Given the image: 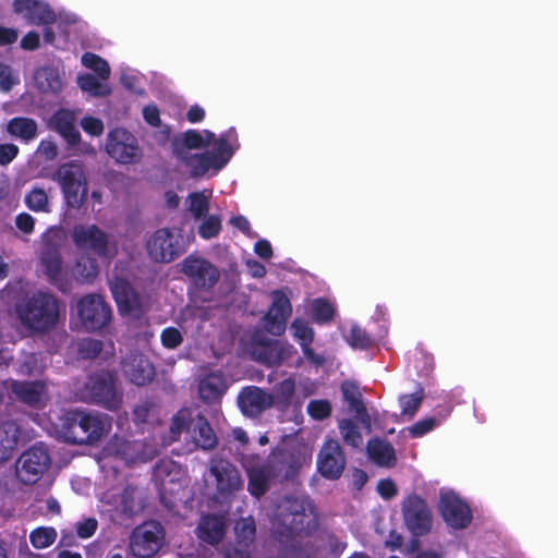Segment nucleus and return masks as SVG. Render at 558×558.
Returning <instances> with one entry per match:
<instances>
[{"label": "nucleus", "mask_w": 558, "mask_h": 558, "mask_svg": "<svg viewBox=\"0 0 558 558\" xmlns=\"http://www.w3.org/2000/svg\"><path fill=\"white\" fill-rule=\"evenodd\" d=\"M241 463L247 475V490L257 499L269 490L272 480H293L301 468L300 458L286 448L272 449L263 462L257 453L243 456Z\"/></svg>", "instance_id": "obj_1"}, {"label": "nucleus", "mask_w": 558, "mask_h": 558, "mask_svg": "<svg viewBox=\"0 0 558 558\" xmlns=\"http://www.w3.org/2000/svg\"><path fill=\"white\" fill-rule=\"evenodd\" d=\"M270 522L272 537L286 547L293 546L300 538L312 536L318 527L311 502L291 495L278 501Z\"/></svg>", "instance_id": "obj_2"}, {"label": "nucleus", "mask_w": 558, "mask_h": 558, "mask_svg": "<svg viewBox=\"0 0 558 558\" xmlns=\"http://www.w3.org/2000/svg\"><path fill=\"white\" fill-rule=\"evenodd\" d=\"M20 323L34 332H48L60 317V302L49 292L35 291L15 306Z\"/></svg>", "instance_id": "obj_3"}, {"label": "nucleus", "mask_w": 558, "mask_h": 558, "mask_svg": "<svg viewBox=\"0 0 558 558\" xmlns=\"http://www.w3.org/2000/svg\"><path fill=\"white\" fill-rule=\"evenodd\" d=\"M110 426L107 415L73 411L68 413L62 423L65 441L73 445L95 444Z\"/></svg>", "instance_id": "obj_4"}, {"label": "nucleus", "mask_w": 558, "mask_h": 558, "mask_svg": "<svg viewBox=\"0 0 558 558\" xmlns=\"http://www.w3.org/2000/svg\"><path fill=\"white\" fill-rule=\"evenodd\" d=\"M54 180L60 184L69 207L80 209L87 199L88 182L78 160L62 163L56 171Z\"/></svg>", "instance_id": "obj_5"}, {"label": "nucleus", "mask_w": 558, "mask_h": 558, "mask_svg": "<svg viewBox=\"0 0 558 558\" xmlns=\"http://www.w3.org/2000/svg\"><path fill=\"white\" fill-rule=\"evenodd\" d=\"M51 458L48 448L37 442L24 451L16 461V476L26 485L36 484L49 469Z\"/></svg>", "instance_id": "obj_6"}, {"label": "nucleus", "mask_w": 558, "mask_h": 558, "mask_svg": "<svg viewBox=\"0 0 558 558\" xmlns=\"http://www.w3.org/2000/svg\"><path fill=\"white\" fill-rule=\"evenodd\" d=\"M83 327L90 332L105 328L112 318V310L105 298L99 294H86L76 305Z\"/></svg>", "instance_id": "obj_7"}, {"label": "nucleus", "mask_w": 558, "mask_h": 558, "mask_svg": "<svg viewBox=\"0 0 558 558\" xmlns=\"http://www.w3.org/2000/svg\"><path fill=\"white\" fill-rule=\"evenodd\" d=\"M86 391L89 402L109 411H118L122 404V396L116 389L114 376L109 372L101 371L90 375Z\"/></svg>", "instance_id": "obj_8"}, {"label": "nucleus", "mask_w": 558, "mask_h": 558, "mask_svg": "<svg viewBox=\"0 0 558 558\" xmlns=\"http://www.w3.org/2000/svg\"><path fill=\"white\" fill-rule=\"evenodd\" d=\"M163 527L155 521H147L136 526L130 537V549L137 558H150L162 546Z\"/></svg>", "instance_id": "obj_9"}, {"label": "nucleus", "mask_w": 558, "mask_h": 558, "mask_svg": "<svg viewBox=\"0 0 558 558\" xmlns=\"http://www.w3.org/2000/svg\"><path fill=\"white\" fill-rule=\"evenodd\" d=\"M147 253L157 263H170L185 252L182 235H174L170 229L156 230L147 241Z\"/></svg>", "instance_id": "obj_10"}, {"label": "nucleus", "mask_w": 558, "mask_h": 558, "mask_svg": "<svg viewBox=\"0 0 558 558\" xmlns=\"http://www.w3.org/2000/svg\"><path fill=\"white\" fill-rule=\"evenodd\" d=\"M71 238L80 251L93 253L100 258L111 255L108 233L95 223L74 226Z\"/></svg>", "instance_id": "obj_11"}, {"label": "nucleus", "mask_w": 558, "mask_h": 558, "mask_svg": "<svg viewBox=\"0 0 558 558\" xmlns=\"http://www.w3.org/2000/svg\"><path fill=\"white\" fill-rule=\"evenodd\" d=\"M402 517L409 531L415 536H424L432 530L433 514L424 498L409 495L402 501Z\"/></svg>", "instance_id": "obj_12"}, {"label": "nucleus", "mask_w": 558, "mask_h": 558, "mask_svg": "<svg viewBox=\"0 0 558 558\" xmlns=\"http://www.w3.org/2000/svg\"><path fill=\"white\" fill-rule=\"evenodd\" d=\"M40 264L50 284L54 286L62 293H68L72 290V277L63 268L59 247L47 244L41 252Z\"/></svg>", "instance_id": "obj_13"}, {"label": "nucleus", "mask_w": 558, "mask_h": 558, "mask_svg": "<svg viewBox=\"0 0 558 558\" xmlns=\"http://www.w3.org/2000/svg\"><path fill=\"white\" fill-rule=\"evenodd\" d=\"M345 464V454L339 441L332 438L325 440L317 457L319 474L326 480H338L341 477Z\"/></svg>", "instance_id": "obj_14"}, {"label": "nucleus", "mask_w": 558, "mask_h": 558, "mask_svg": "<svg viewBox=\"0 0 558 558\" xmlns=\"http://www.w3.org/2000/svg\"><path fill=\"white\" fill-rule=\"evenodd\" d=\"M438 508L444 521L450 527L462 530L472 522L473 514L470 506L452 492L440 495Z\"/></svg>", "instance_id": "obj_15"}, {"label": "nucleus", "mask_w": 558, "mask_h": 558, "mask_svg": "<svg viewBox=\"0 0 558 558\" xmlns=\"http://www.w3.org/2000/svg\"><path fill=\"white\" fill-rule=\"evenodd\" d=\"M12 10L28 25H52L57 22L54 10L44 0H13Z\"/></svg>", "instance_id": "obj_16"}, {"label": "nucleus", "mask_w": 558, "mask_h": 558, "mask_svg": "<svg viewBox=\"0 0 558 558\" xmlns=\"http://www.w3.org/2000/svg\"><path fill=\"white\" fill-rule=\"evenodd\" d=\"M182 266L183 272L202 290L213 289L220 278L218 268L202 257L187 256Z\"/></svg>", "instance_id": "obj_17"}, {"label": "nucleus", "mask_w": 558, "mask_h": 558, "mask_svg": "<svg viewBox=\"0 0 558 558\" xmlns=\"http://www.w3.org/2000/svg\"><path fill=\"white\" fill-rule=\"evenodd\" d=\"M292 314V305L284 292H272V303L264 316L266 330L274 336H281L287 327V320Z\"/></svg>", "instance_id": "obj_18"}, {"label": "nucleus", "mask_w": 558, "mask_h": 558, "mask_svg": "<svg viewBox=\"0 0 558 558\" xmlns=\"http://www.w3.org/2000/svg\"><path fill=\"white\" fill-rule=\"evenodd\" d=\"M292 314V305L284 292H272V303L264 316L266 330L274 336H281L287 327V320Z\"/></svg>", "instance_id": "obj_19"}, {"label": "nucleus", "mask_w": 558, "mask_h": 558, "mask_svg": "<svg viewBox=\"0 0 558 558\" xmlns=\"http://www.w3.org/2000/svg\"><path fill=\"white\" fill-rule=\"evenodd\" d=\"M107 151L119 163L130 165L141 157L137 140L128 131L110 133Z\"/></svg>", "instance_id": "obj_20"}, {"label": "nucleus", "mask_w": 558, "mask_h": 558, "mask_svg": "<svg viewBox=\"0 0 558 558\" xmlns=\"http://www.w3.org/2000/svg\"><path fill=\"white\" fill-rule=\"evenodd\" d=\"M111 293L121 314L137 316L141 313V298L128 280L117 278L111 284Z\"/></svg>", "instance_id": "obj_21"}, {"label": "nucleus", "mask_w": 558, "mask_h": 558, "mask_svg": "<svg viewBox=\"0 0 558 558\" xmlns=\"http://www.w3.org/2000/svg\"><path fill=\"white\" fill-rule=\"evenodd\" d=\"M210 473L216 480V487L219 494H231L240 488L241 478L239 471L228 460H213Z\"/></svg>", "instance_id": "obj_22"}, {"label": "nucleus", "mask_w": 558, "mask_h": 558, "mask_svg": "<svg viewBox=\"0 0 558 558\" xmlns=\"http://www.w3.org/2000/svg\"><path fill=\"white\" fill-rule=\"evenodd\" d=\"M238 403L244 414L258 415L274 404V398L259 387L248 386L240 392Z\"/></svg>", "instance_id": "obj_23"}, {"label": "nucleus", "mask_w": 558, "mask_h": 558, "mask_svg": "<svg viewBox=\"0 0 558 558\" xmlns=\"http://www.w3.org/2000/svg\"><path fill=\"white\" fill-rule=\"evenodd\" d=\"M10 390L20 402L31 408L38 409L46 393L47 386L41 380L27 381L12 379L10 381Z\"/></svg>", "instance_id": "obj_24"}, {"label": "nucleus", "mask_w": 558, "mask_h": 558, "mask_svg": "<svg viewBox=\"0 0 558 558\" xmlns=\"http://www.w3.org/2000/svg\"><path fill=\"white\" fill-rule=\"evenodd\" d=\"M294 351L293 345L282 344L277 340H268L259 342L254 348V355L256 360L267 366L281 364Z\"/></svg>", "instance_id": "obj_25"}, {"label": "nucleus", "mask_w": 558, "mask_h": 558, "mask_svg": "<svg viewBox=\"0 0 558 558\" xmlns=\"http://www.w3.org/2000/svg\"><path fill=\"white\" fill-rule=\"evenodd\" d=\"M49 128L59 133L70 146L81 142V134L75 126V116L71 110H57L49 120Z\"/></svg>", "instance_id": "obj_26"}, {"label": "nucleus", "mask_w": 558, "mask_h": 558, "mask_svg": "<svg viewBox=\"0 0 558 558\" xmlns=\"http://www.w3.org/2000/svg\"><path fill=\"white\" fill-rule=\"evenodd\" d=\"M225 519L217 514L203 515L196 527V535L198 539L211 546L218 545L225 537Z\"/></svg>", "instance_id": "obj_27"}, {"label": "nucleus", "mask_w": 558, "mask_h": 558, "mask_svg": "<svg viewBox=\"0 0 558 558\" xmlns=\"http://www.w3.org/2000/svg\"><path fill=\"white\" fill-rule=\"evenodd\" d=\"M340 389L343 401L348 403L350 411L363 425L369 426L371 416L367 413L359 386L352 380H344Z\"/></svg>", "instance_id": "obj_28"}, {"label": "nucleus", "mask_w": 558, "mask_h": 558, "mask_svg": "<svg viewBox=\"0 0 558 558\" xmlns=\"http://www.w3.org/2000/svg\"><path fill=\"white\" fill-rule=\"evenodd\" d=\"M187 170L191 178L197 179L206 175L210 169L216 171V162L209 151L186 154L183 157H174Z\"/></svg>", "instance_id": "obj_29"}, {"label": "nucleus", "mask_w": 558, "mask_h": 558, "mask_svg": "<svg viewBox=\"0 0 558 558\" xmlns=\"http://www.w3.org/2000/svg\"><path fill=\"white\" fill-rule=\"evenodd\" d=\"M123 371L130 381L136 386L149 384L156 374L154 365L143 356H134L126 362Z\"/></svg>", "instance_id": "obj_30"}, {"label": "nucleus", "mask_w": 558, "mask_h": 558, "mask_svg": "<svg viewBox=\"0 0 558 558\" xmlns=\"http://www.w3.org/2000/svg\"><path fill=\"white\" fill-rule=\"evenodd\" d=\"M206 148L203 134L197 130H187L175 134L171 138V153L173 157H183L193 149Z\"/></svg>", "instance_id": "obj_31"}, {"label": "nucleus", "mask_w": 558, "mask_h": 558, "mask_svg": "<svg viewBox=\"0 0 558 558\" xmlns=\"http://www.w3.org/2000/svg\"><path fill=\"white\" fill-rule=\"evenodd\" d=\"M367 453L371 460L385 468H392L397 463V457L393 446L384 439L372 438L367 441Z\"/></svg>", "instance_id": "obj_32"}, {"label": "nucleus", "mask_w": 558, "mask_h": 558, "mask_svg": "<svg viewBox=\"0 0 558 558\" xmlns=\"http://www.w3.org/2000/svg\"><path fill=\"white\" fill-rule=\"evenodd\" d=\"M21 430L13 420L0 424V463L10 460L17 446Z\"/></svg>", "instance_id": "obj_33"}, {"label": "nucleus", "mask_w": 558, "mask_h": 558, "mask_svg": "<svg viewBox=\"0 0 558 558\" xmlns=\"http://www.w3.org/2000/svg\"><path fill=\"white\" fill-rule=\"evenodd\" d=\"M192 435L197 447L204 450H213L218 444V438L208 420L203 414H197L192 421Z\"/></svg>", "instance_id": "obj_34"}, {"label": "nucleus", "mask_w": 558, "mask_h": 558, "mask_svg": "<svg viewBox=\"0 0 558 558\" xmlns=\"http://www.w3.org/2000/svg\"><path fill=\"white\" fill-rule=\"evenodd\" d=\"M199 397L206 403L219 400L226 391V381L222 375L210 373L199 383Z\"/></svg>", "instance_id": "obj_35"}, {"label": "nucleus", "mask_w": 558, "mask_h": 558, "mask_svg": "<svg viewBox=\"0 0 558 558\" xmlns=\"http://www.w3.org/2000/svg\"><path fill=\"white\" fill-rule=\"evenodd\" d=\"M7 132L13 137L29 143L38 134V124L28 117H14L8 122Z\"/></svg>", "instance_id": "obj_36"}, {"label": "nucleus", "mask_w": 558, "mask_h": 558, "mask_svg": "<svg viewBox=\"0 0 558 558\" xmlns=\"http://www.w3.org/2000/svg\"><path fill=\"white\" fill-rule=\"evenodd\" d=\"M99 274V266L94 257L81 256L72 269L73 278L78 283H92Z\"/></svg>", "instance_id": "obj_37"}, {"label": "nucleus", "mask_w": 558, "mask_h": 558, "mask_svg": "<svg viewBox=\"0 0 558 558\" xmlns=\"http://www.w3.org/2000/svg\"><path fill=\"white\" fill-rule=\"evenodd\" d=\"M231 135L236 136L233 129L228 134H222L216 142L214 151L210 153L216 162V171H220L227 166L233 156V148L229 143Z\"/></svg>", "instance_id": "obj_38"}, {"label": "nucleus", "mask_w": 558, "mask_h": 558, "mask_svg": "<svg viewBox=\"0 0 558 558\" xmlns=\"http://www.w3.org/2000/svg\"><path fill=\"white\" fill-rule=\"evenodd\" d=\"M235 541L238 544L251 547L256 537V524L252 515L241 518L234 525Z\"/></svg>", "instance_id": "obj_39"}, {"label": "nucleus", "mask_w": 558, "mask_h": 558, "mask_svg": "<svg viewBox=\"0 0 558 558\" xmlns=\"http://www.w3.org/2000/svg\"><path fill=\"white\" fill-rule=\"evenodd\" d=\"M77 83L83 92H87L95 97H105L111 93L110 87L107 84L101 83L93 74H83L78 76Z\"/></svg>", "instance_id": "obj_40"}, {"label": "nucleus", "mask_w": 558, "mask_h": 558, "mask_svg": "<svg viewBox=\"0 0 558 558\" xmlns=\"http://www.w3.org/2000/svg\"><path fill=\"white\" fill-rule=\"evenodd\" d=\"M311 310L312 319L317 324L330 323L336 314L335 307L324 298L314 299Z\"/></svg>", "instance_id": "obj_41"}, {"label": "nucleus", "mask_w": 558, "mask_h": 558, "mask_svg": "<svg viewBox=\"0 0 558 558\" xmlns=\"http://www.w3.org/2000/svg\"><path fill=\"white\" fill-rule=\"evenodd\" d=\"M57 539V531L51 526L37 527L29 534V541L34 548L44 549L52 545Z\"/></svg>", "instance_id": "obj_42"}, {"label": "nucleus", "mask_w": 558, "mask_h": 558, "mask_svg": "<svg viewBox=\"0 0 558 558\" xmlns=\"http://www.w3.org/2000/svg\"><path fill=\"white\" fill-rule=\"evenodd\" d=\"M339 429L343 441L352 448H359L363 442V436L357 425L351 418H343L339 422Z\"/></svg>", "instance_id": "obj_43"}, {"label": "nucleus", "mask_w": 558, "mask_h": 558, "mask_svg": "<svg viewBox=\"0 0 558 558\" xmlns=\"http://www.w3.org/2000/svg\"><path fill=\"white\" fill-rule=\"evenodd\" d=\"M82 63L87 69L93 70L101 80H108L110 76V66L108 62L93 52H85L82 56Z\"/></svg>", "instance_id": "obj_44"}, {"label": "nucleus", "mask_w": 558, "mask_h": 558, "mask_svg": "<svg viewBox=\"0 0 558 558\" xmlns=\"http://www.w3.org/2000/svg\"><path fill=\"white\" fill-rule=\"evenodd\" d=\"M192 411L187 408L180 409L172 417L170 425V433L173 437H178L184 430L192 429Z\"/></svg>", "instance_id": "obj_45"}, {"label": "nucleus", "mask_w": 558, "mask_h": 558, "mask_svg": "<svg viewBox=\"0 0 558 558\" xmlns=\"http://www.w3.org/2000/svg\"><path fill=\"white\" fill-rule=\"evenodd\" d=\"M424 399V389L420 387L414 393L402 395L399 398L402 415L413 417Z\"/></svg>", "instance_id": "obj_46"}, {"label": "nucleus", "mask_w": 558, "mask_h": 558, "mask_svg": "<svg viewBox=\"0 0 558 558\" xmlns=\"http://www.w3.org/2000/svg\"><path fill=\"white\" fill-rule=\"evenodd\" d=\"M26 206L33 211H49V199L46 191L40 187H34L25 196Z\"/></svg>", "instance_id": "obj_47"}, {"label": "nucleus", "mask_w": 558, "mask_h": 558, "mask_svg": "<svg viewBox=\"0 0 558 558\" xmlns=\"http://www.w3.org/2000/svg\"><path fill=\"white\" fill-rule=\"evenodd\" d=\"M189 210L193 217L198 220L204 218L209 210V199L204 192H192L189 195Z\"/></svg>", "instance_id": "obj_48"}, {"label": "nucleus", "mask_w": 558, "mask_h": 558, "mask_svg": "<svg viewBox=\"0 0 558 558\" xmlns=\"http://www.w3.org/2000/svg\"><path fill=\"white\" fill-rule=\"evenodd\" d=\"M348 343L353 349L367 350L373 345V339L365 329H362L357 325H352L348 337Z\"/></svg>", "instance_id": "obj_49"}, {"label": "nucleus", "mask_w": 558, "mask_h": 558, "mask_svg": "<svg viewBox=\"0 0 558 558\" xmlns=\"http://www.w3.org/2000/svg\"><path fill=\"white\" fill-rule=\"evenodd\" d=\"M198 227V234L204 240H209L219 235L222 226L221 218L218 215H209Z\"/></svg>", "instance_id": "obj_50"}, {"label": "nucleus", "mask_w": 558, "mask_h": 558, "mask_svg": "<svg viewBox=\"0 0 558 558\" xmlns=\"http://www.w3.org/2000/svg\"><path fill=\"white\" fill-rule=\"evenodd\" d=\"M331 412L332 407L330 401L327 399H314L307 403V413L316 421L328 418L331 415Z\"/></svg>", "instance_id": "obj_51"}, {"label": "nucleus", "mask_w": 558, "mask_h": 558, "mask_svg": "<svg viewBox=\"0 0 558 558\" xmlns=\"http://www.w3.org/2000/svg\"><path fill=\"white\" fill-rule=\"evenodd\" d=\"M291 331L300 345L302 343H313L314 341V329L301 318H295L292 322Z\"/></svg>", "instance_id": "obj_52"}, {"label": "nucleus", "mask_w": 558, "mask_h": 558, "mask_svg": "<svg viewBox=\"0 0 558 558\" xmlns=\"http://www.w3.org/2000/svg\"><path fill=\"white\" fill-rule=\"evenodd\" d=\"M104 349L101 340L83 339L78 344V354L82 359L93 360L100 355Z\"/></svg>", "instance_id": "obj_53"}, {"label": "nucleus", "mask_w": 558, "mask_h": 558, "mask_svg": "<svg viewBox=\"0 0 558 558\" xmlns=\"http://www.w3.org/2000/svg\"><path fill=\"white\" fill-rule=\"evenodd\" d=\"M157 403L153 400H144L136 404L133 410V421L135 424H144L149 421V417L156 414Z\"/></svg>", "instance_id": "obj_54"}, {"label": "nucleus", "mask_w": 558, "mask_h": 558, "mask_svg": "<svg viewBox=\"0 0 558 558\" xmlns=\"http://www.w3.org/2000/svg\"><path fill=\"white\" fill-rule=\"evenodd\" d=\"M161 344L166 349L174 350L183 342V336L175 327H167L160 335Z\"/></svg>", "instance_id": "obj_55"}, {"label": "nucleus", "mask_w": 558, "mask_h": 558, "mask_svg": "<svg viewBox=\"0 0 558 558\" xmlns=\"http://www.w3.org/2000/svg\"><path fill=\"white\" fill-rule=\"evenodd\" d=\"M19 83V78L14 77L12 68L9 64L0 62V90L10 92L12 87Z\"/></svg>", "instance_id": "obj_56"}, {"label": "nucleus", "mask_w": 558, "mask_h": 558, "mask_svg": "<svg viewBox=\"0 0 558 558\" xmlns=\"http://www.w3.org/2000/svg\"><path fill=\"white\" fill-rule=\"evenodd\" d=\"M376 490L384 500H391L398 495V487L391 478L379 480Z\"/></svg>", "instance_id": "obj_57"}, {"label": "nucleus", "mask_w": 558, "mask_h": 558, "mask_svg": "<svg viewBox=\"0 0 558 558\" xmlns=\"http://www.w3.org/2000/svg\"><path fill=\"white\" fill-rule=\"evenodd\" d=\"M98 521L95 518H86L76 523L75 531L78 537L89 538L96 533Z\"/></svg>", "instance_id": "obj_58"}, {"label": "nucleus", "mask_w": 558, "mask_h": 558, "mask_svg": "<svg viewBox=\"0 0 558 558\" xmlns=\"http://www.w3.org/2000/svg\"><path fill=\"white\" fill-rule=\"evenodd\" d=\"M81 126L85 133L92 136H99L104 133V123L99 118L92 116L84 117L81 120Z\"/></svg>", "instance_id": "obj_59"}, {"label": "nucleus", "mask_w": 558, "mask_h": 558, "mask_svg": "<svg viewBox=\"0 0 558 558\" xmlns=\"http://www.w3.org/2000/svg\"><path fill=\"white\" fill-rule=\"evenodd\" d=\"M436 425V420L434 417H427L417 421L410 428L409 433L413 438L422 437L428 432H430Z\"/></svg>", "instance_id": "obj_60"}, {"label": "nucleus", "mask_w": 558, "mask_h": 558, "mask_svg": "<svg viewBox=\"0 0 558 558\" xmlns=\"http://www.w3.org/2000/svg\"><path fill=\"white\" fill-rule=\"evenodd\" d=\"M248 546L243 544L228 545L223 548V558H251V551Z\"/></svg>", "instance_id": "obj_61"}, {"label": "nucleus", "mask_w": 558, "mask_h": 558, "mask_svg": "<svg viewBox=\"0 0 558 558\" xmlns=\"http://www.w3.org/2000/svg\"><path fill=\"white\" fill-rule=\"evenodd\" d=\"M19 147L12 143L0 144V166H7L19 155Z\"/></svg>", "instance_id": "obj_62"}, {"label": "nucleus", "mask_w": 558, "mask_h": 558, "mask_svg": "<svg viewBox=\"0 0 558 558\" xmlns=\"http://www.w3.org/2000/svg\"><path fill=\"white\" fill-rule=\"evenodd\" d=\"M143 118L147 124L157 128L160 126V111L156 105H147L143 108Z\"/></svg>", "instance_id": "obj_63"}, {"label": "nucleus", "mask_w": 558, "mask_h": 558, "mask_svg": "<svg viewBox=\"0 0 558 558\" xmlns=\"http://www.w3.org/2000/svg\"><path fill=\"white\" fill-rule=\"evenodd\" d=\"M22 49L27 51H34L40 47L39 34L35 31L26 33L20 43Z\"/></svg>", "instance_id": "obj_64"}]
</instances>
